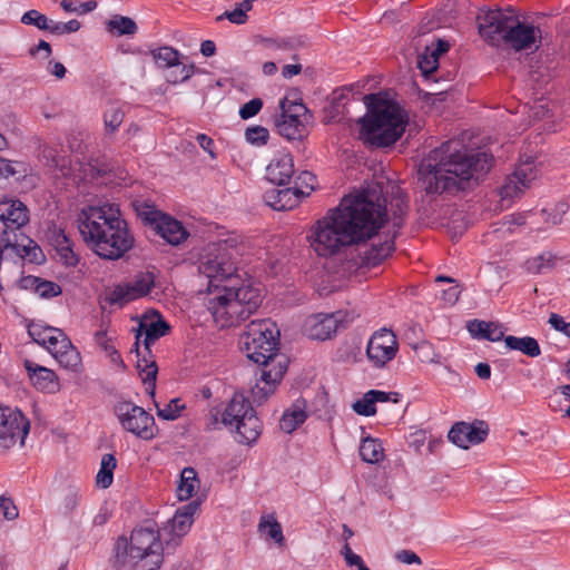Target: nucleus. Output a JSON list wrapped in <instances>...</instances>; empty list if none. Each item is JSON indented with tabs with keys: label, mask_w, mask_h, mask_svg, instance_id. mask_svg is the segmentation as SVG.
I'll return each mask as SVG.
<instances>
[{
	"label": "nucleus",
	"mask_w": 570,
	"mask_h": 570,
	"mask_svg": "<svg viewBox=\"0 0 570 570\" xmlns=\"http://www.w3.org/2000/svg\"><path fill=\"white\" fill-rule=\"evenodd\" d=\"M394 238L395 235L379 244H372L371 247L360 253L361 266L368 268L376 267L385 261L395 249Z\"/></svg>",
	"instance_id": "nucleus-23"
},
{
	"label": "nucleus",
	"mask_w": 570,
	"mask_h": 570,
	"mask_svg": "<svg viewBox=\"0 0 570 570\" xmlns=\"http://www.w3.org/2000/svg\"><path fill=\"white\" fill-rule=\"evenodd\" d=\"M236 430V440L242 444H253L262 433V422L256 415L255 410L248 412L243 420L234 425Z\"/></svg>",
	"instance_id": "nucleus-22"
},
{
	"label": "nucleus",
	"mask_w": 570,
	"mask_h": 570,
	"mask_svg": "<svg viewBox=\"0 0 570 570\" xmlns=\"http://www.w3.org/2000/svg\"><path fill=\"white\" fill-rule=\"evenodd\" d=\"M116 466L117 460L112 453H106L102 455L100 469L96 475V485L98 488L108 489L112 484Z\"/></svg>",
	"instance_id": "nucleus-33"
},
{
	"label": "nucleus",
	"mask_w": 570,
	"mask_h": 570,
	"mask_svg": "<svg viewBox=\"0 0 570 570\" xmlns=\"http://www.w3.org/2000/svg\"><path fill=\"white\" fill-rule=\"evenodd\" d=\"M363 99L367 112L360 120V137L370 147L384 148L394 145L405 130L407 116L396 104L389 102L379 95H365Z\"/></svg>",
	"instance_id": "nucleus-7"
},
{
	"label": "nucleus",
	"mask_w": 570,
	"mask_h": 570,
	"mask_svg": "<svg viewBox=\"0 0 570 570\" xmlns=\"http://www.w3.org/2000/svg\"><path fill=\"white\" fill-rule=\"evenodd\" d=\"M0 512L6 520L12 521L18 518L19 512L13 500L4 495L0 497Z\"/></svg>",
	"instance_id": "nucleus-57"
},
{
	"label": "nucleus",
	"mask_w": 570,
	"mask_h": 570,
	"mask_svg": "<svg viewBox=\"0 0 570 570\" xmlns=\"http://www.w3.org/2000/svg\"><path fill=\"white\" fill-rule=\"evenodd\" d=\"M286 98L281 101V115L275 119V126L281 136L288 140L302 137V122L297 115H288L286 110Z\"/></svg>",
	"instance_id": "nucleus-25"
},
{
	"label": "nucleus",
	"mask_w": 570,
	"mask_h": 570,
	"mask_svg": "<svg viewBox=\"0 0 570 570\" xmlns=\"http://www.w3.org/2000/svg\"><path fill=\"white\" fill-rule=\"evenodd\" d=\"M415 351L417 352L420 358L423 361V362H429V363H435V354L433 353L432 351V346L431 344L426 343V342H422L420 343L419 345L415 346Z\"/></svg>",
	"instance_id": "nucleus-63"
},
{
	"label": "nucleus",
	"mask_w": 570,
	"mask_h": 570,
	"mask_svg": "<svg viewBox=\"0 0 570 570\" xmlns=\"http://www.w3.org/2000/svg\"><path fill=\"white\" fill-rule=\"evenodd\" d=\"M252 0H244L239 7L232 11H225L223 14L216 18L217 21L228 19L232 23L243 24L247 21V12L252 10Z\"/></svg>",
	"instance_id": "nucleus-42"
},
{
	"label": "nucleus",
	"mask_w": 570,
	"mask_h": 570,
	"mask_svg": "<svg viewBox=\"0 0 570 570\" xmlns=\"http://www.w3.org/2000/svg\"><path fill=\"white\" fill-rule=\"evenodd\" d=\"M30 422L18 409L0 405V449L9 450L18 441L24 444Z\"/></svg>",
	"instance_id": "nucleus-13"
},
{
	"label": "nucleus",
	"mask_w": 570,
	"mask_h": 570,
	"mask_svg": "<svg viewBox=\"0 0 570 570\" xmlns=\"http://www.w3.org/2000/svg\"><path fill=\"white\" fill-rule=\"evenodd\" d=\"M387 219L386 199L376 188L344 196L334 209L318 219L308 236L318 256H331L342 247L358 245L379 234Z\"/></svg>",
	"instance_id": "nucleus-1"
},
{
	"label": "nucleus",
	"mask_w": 570,
	"mask_h": 570,
	"mask_svg": "<svg viewBox=\"0 0 570 570\" xmlns=\"http://www.w3.org/2000/svg\"><path fill=\"white\" fill-rule=\"evenodd\" d=\"M23 366L35 389L43 393H56L59 391V380L52 370L30 360H24Z\"/></svg>",
	"instance_id": "nucleus-17"
},
{
	"label": "nucleus",
	"mask_w": 570,
	"mask_h": 570,
	"mask_svg": "<svg viewBox=\"0 0 570 570\" xmlns=\"http://www.w3.org/2000/svg\"><path fill=\"white\" fill-rule=\"evenodd\" d=\"M199 508L200 501L196 499L176 510L171 519V530L176 535H184L187 533L193 524L194 515Z\"/></svg>",
	"instance_id": "nucleus-26"
},
{
	"label": "nucleus",
	"mask_w": 570,
	"mask_h": 570,
	"mask_svg": "<svg viewBox=\"0 0 570 570\" xmlns=\"http://www.w3.org/2000/svg\"><path fill=\"white\" fill-rule=\"evenodd\" d=\"M466 330L473 338L478 340L499 342L505 337L501 326L494 322H487L478 318L470 320L466 323Z\"/></svg>",
	"instance_id": "nucleus-24"
},
{
	"label": "nucleus",
	"mask_w": 570,
	"mask_h": 570,
	"mask_svg": "<svg viewBox=\"0 0 570 570\" xmlns=\"http://www.w3.org/2000/svg\"><path fill=\"white\" fill-rule=\"evenodd\" d=\"M155 287V274L153 272H140L132 281L118 284L106 294L105 301L109 305H124L147 296Z\"/></svg>",
	"instance_id": "nucleus-14"
},
{
	"label": "nucleus",
	"mask_w": 570,
	"mask_h": 570,
	"mask_svg": "<svg viewBox=\"0 0 570 570\" xmlns=\"http://www.w3.org/2000/svg\"><path fill=\"white\" fill-rule=\"evenodd\" d=\"M259 531H265L267 529V535L278 543L279 546L284 543V535L281 523L275 519L273 514L262 517L259 524Z\"/></svg>",
	"instance_id": "nucleus-41"
},
{
	"label": "nucleus",
	"mask_w": 570,
	"mask_h": 570,
	"mask_svg": "<svg viewBox=\"0 0 570 570\" xmlns=\"http://www.w3.org/2000/svg\"><path fill=\"white\" fill-rule=\"evenodd\" d=\"M304 193L298 187L272 189L265 194L266 203L275 210H289L298 205Z\"/></svg>",
	"instance_id": "nucleus-19"
},
{
	"label": "nucleus",
	"mask_w": 570,
	"mask_h": 570,
	"mask_svg": "<svg viewBox=\"0 0 570 570\" xmlns=\"http://www.w3.org/2000/svg\"><path fill=\"white\" fill-rule=\"evenodd\" d=\"M28 333L36 343L46 347L47 351L51 345H55L58 342V336L61 337V330L50 326L41 327L38 325H30Z\"/></svg>",
	"instance_id": "nucleus-34"
},
{
	"label": "nucleus",
	"mask_w": 570,
	"mask_h": 570,
	"mask_svg": "<svg viewBox=\"0 0 570 570\" xmlns=\"http://www.w3.org/2000/svg\"><path fill=\"white\" fill-rule=\"evenodd\" d=\"M150 55L159 68L170 69L180 65V53L173 47L164 46L153 49Z\"/></svg>",
	"instance_id": "nucleus-36"
},
{
	"label": "nucleus",
	"mask_w": 570,
	"mask_h": 570,
	"mask_svg": "<svg viewBox=\"0 0 570 570\" xmlns=\"http://www.w3.org/2000/svg\"><path fill=\"white\" fill-rule=\"evenodd\" d=\"M49 240L56 250H58V248L66 247L67 245H71L72 243L63 229H53Z\"/></svg>",
	"instance_id": "nucleus-60"
},
{
	"label": "nucleus",
	"mask_w": 570,
	"mask_h": 570,
	"mask_svg": "<svg viewBox=\"0 0 570 570\" xmlns=\"http://www.w3.org/2000/svg\"><path fill=\"white\" fill-rule=\"evenodd\" d=\"M370 396L373 397L375 404L384 402H399L400 394L396 392H384L379 390H370Z\"/></svg>",
	"instance_id": "nucleus-61"
},
{
	"label": "nucleus",
	"mask_w": 570,
	"mask_h": 570,
	"mask_svg": "<svg viewBox=\"0 0 570 570\" xmlns=\"http://www.w3.org/2000/svg\"><path fill=\"white\" fill-rule=\"evenodd\" d=\"M20 21L26 26H35L39 30L48 32L51 23V19H49L46 14L39 12L36 9H31L24 12Z\"/></svg>",
	"instance_id": "nucleus-45"
},
{
	"label": "nucleus",
	"mask_w": 570,
	"mask_h": 570,
	"mask_svg": "<svg viewBox=\"0 0 570 570\" xmlns=\"http://www.w3.org/2000/svg\"><path fill=\"white\" fill-rule=\"evenodd\" d=\"M81 500L80 489L76 485L67 487L62 492L61 498V513L66 517L71 515V513L79 505Z\"/></svg>",
	"instance_id": "nucleus-39"
},
{
	"label": "nucleus",
	"mask_w": 570,
	"mask_h": 570,
	"mask_svg": "<svg viewBox=\"0 0 570 570\" xmlns=\"http://www.w3.org/2000/svg\"><path fill=\"white\" fill-rule=\"evenodd\" d=\"M12 256L18 258H28L29 262L41 264L45 261V255L41 248L30 238H27L28 244H18L17 234H13Z\"/></svg>",
	"instance_id": "nucleus-31"
},
{
	"label": "nucleus",
	"mask_w": 570,
	"mask_h": 570,
	"mask_svg": "<svg viewBox=\"0 0 570 570\" xmlns=\"http://www.w3.org/2000/svg\"><path fill=\"white\" fill-rule=\"evenodd\" d=\"M395 559L401 562V563H405V564H421L422 563V560L421 558L412 550H399L396 553H395Z\"/></svg>",
	"instance_id": "nucleus-62"
},
{
	"label": "nucleus",
	"mask_w": 570,
	"mask_h": 570,
	"mask_svg": "<svg viewBox=\"0 0 570 570\" xmlns=\"http://www.w3.org/2000/svg\"><path fill=\"white\" fill-rule=\"evenodd\" d=\"M493 165V156L480 149H454L445 141L432 149L417 169V188L431 200L478 186Z\"/></svg>",
	"instance_id": "nucleus-2"
},
{
	"label": "nucleus",
	"mask_w": 570,
	"mask_h": 570,
	"mask_svg": "<svg viewBox=\"0 0 570 570\" xmlns=\"http://www.w3.org/2000/svg\"><path fill=\"white\" fill-rule=\"evenodd\" d=\"M128 543L134 570H158L160 568L163 544L158 531L149 528L135 529Z\"/></svg>",
	"instance_id": "nucleus-10"
},
{
	"label": "nucleus",
	"mask_w": 570,
	"mask_h": 570,
	"mask_svg": "<svg viewBox=\"0 0 570 570\" xmlns=\"http://www.w3.org/2000/svg\"><path fill=\"white\" fill-rule=\"evenodd\" d=\"M173 68L174 69H171L166 75V80L173 85L180 83V82L188 80L195 72V66L193 63L191 65H183L180 62L179 66L173 67Z\"/></svg>",
	"instance_id": "nucleus-47"
},
{
	"label": "nucleus",
	"mask_w": 570,
	"mask_h": 570,
	"mask_svg": "<svg viewBox=\"0 0 570 570\" xmlns=\"http://www.w3.org/2000/svg\"><path fill=\"white\" fill-rule=\"evenodd\" d=\"M78 229L86 245L102 259L122 258L135 244V237L115 204L82 208Z\"/></svg>",
	"instance_id": "nucleus-4"
},
{
	"label": "nucleus",
	"mask_w": 570,
	"mask_h": 570,
	"mask_svg": "<svg viewBox=\"0 0 570 570\" xmlns=\"http://www.w3.org/2000/svg\"><path fill=\"white\" fill-rule=\"evenodd\" d=\"M531 178H528L523 169L518 168L512 175L505 178L500 188L502 199H512L519 196L529 186Z\"/></svg>",
	"instance_id": "nucleus-27"
},
{
	"label": "nucleus",
	"mask_w": 570,
	"mask_h": 570,
	"mask_svg": "<svg viewBox=\"0 0 570 570\" xmlns=\"http://www.w3.org/2000/svg\"><path fill=\"white\" fill-rule=\"evenodd\" d=\"M366 357L373 368L382 370L392 362L399 352V342L391 328L382 327L373 332L366 344Z\"/></svg>",
	"instance_id": "nucleus-12"
},
{
	"label": "nucleus",
	"mask_w": 570,
	"mask_h": 570,
	"mask_svg": "<svg viewBox=\"0 0 570 570\" xmlns=\"http://www.w3.org/2000/svg\"><path fill=\"white\" fill-rule=\"evenodd\" d=\"M306 419V401L303 397H298L284 411L279 419V429L285 433H292L299 428Z\"/></svg>",
	"instance_id": "nucleus-21"
},
{
	"label": "nucleus",
	"mask_w": 570,
	"mask_h": 570,
	"mask_svg": "<svg viewBox=\"0 0 570 570\" xmlns=\"http://www.w3.org/2000/svg\"><path fill=\"white\" fill-rule=\"evenodd\" d=\"M200 481L194 468L187 466L180 473V482L177 488V497L180 501L189 500L199 488Z\"/></svg>",
	"instance_id": "nucleus-30"
},
{
	"label": "nucleus",
	"mask_w": 570,
	"mask_h": 570,
	"mask_svg": "<svg viewBox=\"0 0 570 570\" xmlns=\"http://www.w3.org/2000/svg\"><path fill=\"white\" fill-rule=\"evenodd\" d=\"M80 27L81 24L77 19H71L67 22L51 20L49 32L56 36H62L77 32Z\"/></svg>",
	"instance_id": "nucleus-51"
},
{
	"label": "nucleus",
	"mask_w": 570,
	"mask_h": 570,
	"mask_svg": "<svg viewBox=\"0 0 570 570\" xmlns=\"http://www.w3.org/2000/svg\"><path fill=\"white\" fill-rule=\"evenodd\" d=\"M8 215L7 224H9V229L11 230L18 229L28 222V210L19 200H14V206L10 208ZM9 233L11 234L12 232Z\"/></svg>",
	"instance_id": "nucleus-43"
},
{
	"label": "nucleus",
	"mask_w": 570,
	"mask_h": 570,
	"mask_svg": "<svg viewBox=\"0 0 570 570\" xmlns=\"http://www.w3.org/2000/svg\"><path fill=\"white\" fill-rule=\"evenodd\" d=\"M42 157L46 159L47 165L51 168L62 167L63 158L59 156L57 149L51 147H43Z\"/></svg>",
	"instance_id": "nucleus-59"
},
{
	"label": "nucleus",
	"mask_w": 570,
	"mask_h": 570,
	"mask_svg": "<svg viewBox=\"0 0 570 570\" xmlns=\"http://www.w3.org/2000/svg\"><path fill=\"white\" fill-rule=\"evenodd\" d=\"M557 256L551 253H543L527 261V271L532 274H544L556 266Z\"/></svg>",
	"instance_id": "nucleus-38"
},
{
	"label": "nucleus",
	"mask_w": 570,
	"mask_h": 570,
	"mask_svg": "<svg viewBox=\"0 0 570 570\" xmlns=\"http://www.w3.org/2000/svg\"><path fill=\"white\" fill-rule=\"evenodd\" d=\"M115 414L124 430L141 440H153L158 433L154 416L132 402H119L115 406Z\"/></svg>",
	"instance_id": "nucleus-11"
},
{
	"label": "nucleus",
	"mask_w": 570,
	"mask_h": 570,
	"mask_svg": "<svg viewBox=\"0 0 570 570\" xmlns=\"http://www.w3.org/2000/svg\"><path fill=\"white\" fill-rule=\"evenodd\" d=\"M129 549L127 538L119 537L115 543L114 558L111 559V566L115 570H124L126 568L134 570V564L129 557Z\"/></svg>",
	"instance_id": "nucleus-35"
},
{
	"label": "nucleus",
	"mask_w": 570,
	"mask_h": 570,
	"mask_svg": "<svg viewBox=\"0 0 570 570\" xmlns=\"http://www.w3.org/2000/svg\"><path fill=\"white\" fill-rule=\"evenodd\" d=\"M504 343L509 350L519 351L529 357H538L541 354L538 341L531 336L517 337L508 335L504 337Z\"/></svg>",
	"instance_id": "nucleus-29"
},
{
	"label": "nucleus",
	"mask_w": 570,
	"mask_h": 570,
	"mask_svg": "<svg viewBox=\"0 0 570 570\" xmlns=\"http://www.w3.org/2000/svg\"><path fill=\"white\" fill-rule=\"evenodd\" d=\"M132 206L137 217L141 219L142 224L154 230L156 235L160 236L168 244L177 246L189 236V233L181 222L159 210L155 205L145 200H135Z\"/></svg>",
	"instance_id": "nucleus-9"
},
{
	"label": "nucleus",
	"mask_w": 570,
	"mask_h": 570,
	"mask_svg": "<svg viewBox=\"0 0 570 570\" xmlns=\"http://www.w3.org/2000/svg\"><path fill=\"white\" fill-rule=\"evenodd\" d=\"M353 410L363 416H372L376 413L375 402L372 396H370V391H367L362 399L357 400L353 404Z\"/></svg>",
	"instance_id": "nucleus-50"
},
{
	"label": "nucleus",
	"mask_w": 570,
	"mask_h": 570,
	"mask_svg": "<svg viewBox=\"0 0 570 570\" xmlns=\"http://www.w3.org/2000/svg\"><path fill=\"white\" fill-rule=\"evenodd\" d=\"M263 108V100L261 98H253L239 108V117L243 120L255 117Z\"/></svg>",
	"instance_id": "nucleus-55"
},
{
	"label": "nucleus",
	"mask_w": 570,
	"mask_h": 570,
	"mask_svg": "<svg viewBox=\"0 0 570 570\" xmlns=\"http://www.w3.org/2000/svg\"><path fill=\"white\" fill-rule=\"evenodd\" d=\"M240 342L247 357L263 365L261 370L263 385H256L254 395L259 401L265 400L274 393L287 371L286 357L276 353L279 345V331L269 318L254 320L247 324Z\"/></svg>",
	"instance_id": "nucleus-5"
},
{
	"label": "nucleus",
	"mask_w": 570,
	"mask_h": 570,
	"mask_svg": "<svg viewBox=\"0 0 570 570\" xmlns=\"http://www.w3.org/2000/svg\"><path fill=\"white\" fill-rule=\"evenodd\" d=\"M548 323L551 325L552 328L563 334H566L569 324V322H566V320L557 313L550 314Z\"/></svg>",
	"instance_id": "nucleus-64"
},
{
	"label": "nucleus",
	"mask_w": 570,
	"mask_h": 570,
	"mask_svg": "<svg viewBox=\"0 0 570 570\" xmlns=\"http://www.w3.org/2000/svg\"><path fill=\"white\" fill-rule=\"evenodd\" d=\"M125 114L118 106L111 105L104 114L107 132L114 134L124 121Z\"/></svg>",
	"instance_id": "nucleus-46"
},
{
	"label": "nucleus",
	"mask_w": 570,
	"mask_h": 570,
	"mask_svg": "<svg viewBox=\"0 0 570 570\" xmlns=\"http://www.w3.org/2000/svg\"><path fill=\"white\" fill-rule=\"evenodd\" d=\"M342 324L341 312L331 314H314L311 315L304 324V334L316 341H325L332 338L338 331Z\"/></svg>",
	"instance_id": "nucleus-16"
},
{
	"label": "nucleus",
	"mask_w": 570,
	"mask_h": 570,
	"mask_svg": "<svg viewBox=\"0 0 570 570\" xmlns=\"http://www.w3.org/2000/svg\"><path fill=\"white\" fill-rule=\"evenodd\" d=\"M105 28L114 37L134 36L138 31L135 20L121 14L111 16L105 22Z\"/></svg>",
	"instance_id": "nucleus-28"
},
{
	"label": "nucleus",
	"mask_w": 570,
	"mask_h": 570,
	"mask_svg": "<svg viewBox=\"0 0 570 570\" xmlns=\"http://www.w3.org/2000/svg\"><path fill=\"white\" fill-rule=\"evenodd\" d=\"M360 456L364 462L379 463L384 459V449L379 439L366 436L360 445Z\"/></svg>",
	"instance_id": "nucleus-32"
},
{
	"label": "nucleus",
	"mask_w": 570,
	"mask_h": 570,
	"mask_svg": "<svg viewBox=\"0 0 570 570\" xmlns=\"http://www.w3.org/2000/svg\"><path fill=\"white\" fill-rule=\"evenodd\" d=\"M438 58L436 52H431V55H423L419 57L417 68L421 70L422 75L425 78H429L438 69Z\"/></svg>",
	"instance_id": "nucleus-54"
},
{
	"label": "nucleus",
	"mask_w": 570,
	"mask_h": 570,
	"mask_svg": "<svg viewBox=\"0 0 570 570\" xmlns=\"http://www.w3.org/2000/svg\"><path fill=\"white\" fill-rule=\"evenodd\" d=\"M67 350L56 355L57 362L65 368L77 371L81 365V356L71 342H67Z\"/></svg>",
	"instance_id": "nucleus-40"
},
{
	"label": "nucleus",
	"mask_w": 570,
	"mask_h": 570,
	"mask_svg": "<svg viewBox=\"0 0 570 570\" xmlns=\"http://www.w3.org/2000/svg\"><path fill=\"white\" fill-rule=\"evenodd\" d=\"M96 342L102 350L107 353L110 361L117 365H119L122 370L126 368V364L124 363L120 353L117 348L110 344L109 338L107 337V333L102 331H98L95 335Z\"/></svg>",
	"instance_id": "nucleus-44"
},
{
	"label": "nucleus",
	"mask_w": 570,
	"mask_h": 570,
	"mask_svg": "<svg viewBox=\"0 0 570 570\" xmlns=\"http://www.w3.org/2000/svg\"><path fill=\"white\" fill-rule=\"evenodd\" d=\"M568 205L566 203H559L556 205L552 212H548L547 209L541 210V216L543 220L551 225H559L562 223V217L568 210Z\"/></svg>",
	"instance_id": "nucleus-53"
},
{
	"label": "nucleus",
	"mask_w": 570,
	"mask_h": 570,
	"mask_svg": "<svg viewBox=\"0 0 570 570\" xmlns=\"http://www.w3.org/2000/svg\"><path fill=\"white\" fill-rule=\"evenodd\" d=\"M62 289L59 284L42 278H40L36 288V293L39 294L41 298H52L60 295Z\"/></svg>",
	"instance_id": "nucleus-52"
},
{
	"label": "nucleus",
	"mask_w": 570,
	"mask_h": 570,
	"mask_svg": "<svg viewBox=\"0 0 570 570\" xmlns=\"http://www.w3.org/2000/svg\"><path fill=\"white\" fill-rule=\"evenodd\" d=\"M199 271L208 278L207 309L223 327L246 321L261 306V289L252 284L238 286L237 269L225 254L207 257Z\"/></svg>",
	"instance_id": "nucleus-3"
},
{
	"label": "nucleus",
	"mask_w": 570,
	"mask_h": 570,
	"mask_svg": "<svg viewBox=\"0 0 570 570\" xmlns=\"http://www.w3.org/2000/svg\"><path fill=\"white\" fill-rule=\"evenodd\" d=\"M157 320L150 322L141 321L136 334V342L131 352L135 351L138 357L137 368L146 373L142 382L146 386V392L154 396L156 390V380L158 366L155 361H148L150 356V346L160 337L165 336L169 331V324L157 313Z\"/></svg>",
	"instance_id": "nucleus-8"
},
{
	"label": "nucleus",
	"mask_w": 570,
	"mask_h": 570,
	"mask_svg": "<svg viewBox=\"0 0 570 570\" xmlns=\"http://www.w3.org/2000/svg\"><path fill=\"white\" fill-rule=\"evenodd\" d=\"M269 137L268 130L263 126H252L248 127L245 131L246 140L256 146H263L267 142Z\"/></svg>",
	"instance_id": "nucleus-49"
},
{
	"label": "nucleus",
	"mask_w": 570,
	"mask_h": 570,
	"mask_svg": "<svg viewBox=\"0 0 570 570\" xmlns=\"http://www.w3.org/2000/svg\"><path fill=\"white\" fill-rule=\"evenodd\" d=\"M360 85L353 83L350 86H344L342 88H337L332 92L331 97V104H330V112L332 114V117H338L343 114V108L345 107V100L348 98V95L357 90L358 91Z\"/></svg>",
	"instance_id": "nucleus-37"
},
{
	"label": "nucleus",
	"mask_w": 570,
	"mask_h": 570,
	"mask_svg": "<svg viewBox=\"0 0 570 570\" xmlns=\"http://www.w3.org/2000/svg\"><path fill=\"white\" fill-rule=\"evenodd\" d=\"M489 435V425L485 421L474 420L472 423L456 422L448 433L450 442L461 449H469L485 441Z\"/></svg>",
	"instance_id": "nucleus-15"
},
{
	"label": "nucleus",
	"mask_w": 570,
	"mask_h": 570,
	"mask_svg": "<svg viewBox=\"0 0 570 570\" xmlns=\"http://www.w3.org/2000/svg\"><path fill=\"white\" fill-rule=\"evenodd\" d=\"M185 409V404L181 400L176 397L169 401L164 409H158L157 415L167 421H174L179 417L181 411Z\"/></svg>",
	"instance_id": "nucleus-48"
},
{
	"label": "nucleus",
	"mask_w": 570,
	"mask_h": 570,
	"mask_svg": "<svg viewBox=\"0 0 570 570\" xmlns=\"http://www.w3.org/2000/svg\"><path fill=\"white\" fill-rule=\"evenodd\" d=\"M294 175V161L289 154H279L266 168L267 179L278 186H286Z\"/></svg>",
	"instance_id": "nucleus-18"
},
{
	"label": "nucleus",
	"mask_w": 570,
	"mask_h": 570,
	"mask_svg": "<svg viewBox=\"0 0 570 570\" xmlns=\"http://www.w3.org/2000/svg\"><path fill=\"white\" fill-rule=\"evenodd\" d=\"M253 411L254 407L249 400L240 393H235L222 414V422L225 426L233 428L237 421L243 420L248 412Z\"/></svg>",
	"instance_id": "nucleus-20"
},
{
	"label": "nucleus",
	"mask_w": 570,
	"mask_h": 570,
	"mask_svg": "<svg viewBox=\"0 0 570 570\" xmlns=\"http://www.w3.org/2000/svg\"><path fill=\"white\" fill-rule=\"evenodd\" d=\"M60 262L66 266V267H76L79 263V256L78 254L75 253L73 248H72V244L71 245H67L66 247H62V248H58V250H56Z\"/></svg>",
	"instance_id": "nucleus-56"
},
{
	"label": "nucleus",
	"mask_w": 570,
	"mask_h": 570,
	"mask_svg": "<svg viewBox=\"0 0 570 570\" xmlns=\"http://www.w3.org/2000/svg\"><path fill=\"white\" fill-rule=\"evenodd\" d=\"M478 20L480 36L492 47L505 45L520 52L538 49L542 43L541 29L521 21L512 8L489 10Z\"/></svg>",
	"instance_id": "nucleus-6"
},
{
	"label": "nucleus",
	"mask_w": 570,
	"mask_h": 570,
	"mask_svg": "<svg viewBox=\"0 0 570 570\" xmlns=\"http://www.w3.org/2000/svg\"><path fill=\"white\" fill-rule=\"evenodd\" d=\"M564 396V400H570V384L559 386L553 391V394L550 396L549 406L553 411L559 410V405L561 403V396Z\"/></svg>",
	"instance_id": "nucleus-58"
}]
</instances>
